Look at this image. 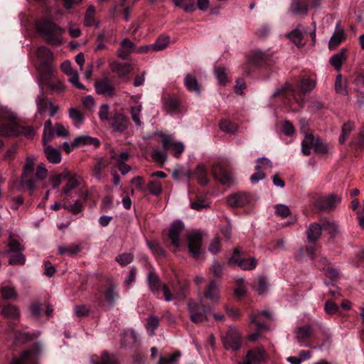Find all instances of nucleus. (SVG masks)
<instances>
[{
	"mask_svg": "<svg viewBox=\"0 0 364 364\" xmlns=\"http://www.w3.org/2000/svg\"><path fill=\"white\" fill-rule=\"evenodd\" d=\"M0 136H13L20 134L28 138L35 135L31 127H19L16 122L15 115L7 109H0Z\"/></svg>",
	"mask_w": 364,
	"mask_h": 364,
	"instance_id": "nucleus-1",
	"label": "nucleus"
},
{
	"mask_svg": "<svg viewBox=\"0 0 364 364\" xmlns=\"http://www.w3.org/2000/svg\"><path fill=\"white\" fill-rule=\"evenodd\" d=\"M36 28L48 43L53 46H59L63 43L61 36L64 29L55 24L52 20L44 19L38 21Z\"/></svg>",
	"mask_w": 364,
	"mask_h": 364,
	"instance_id": "nucleus-2",
	"label": "nucleus"
},
{
	"mask_svg": "<svg viewBox=\"0 0 364 364\" xmlns=\"http://www.w3.org/2000/svg\"><path fill=\"white\" fill-rule=\"evenodd\" d=\"M41 353V344L35 343L31 348L22 352L19 358L14 359L11 364H38Z\"/></svg>",
	"mask_w": 364,
	"mask_h": 364,
	"instance_id": "nucleus-3",
	"label": "nucleus"
},
{
	"mask_svg": "<svg viewBox=\"0 0 364 364\" xmlns=\"http://www.w3.org/2000/svg\"><path fill=\"white\" fill-rule=\"evenodd\" d=\"M188 309L190 314V318L192 322L198 323L203 320L208 321V309L196 304L192 300L188 302Z\"/></svg>",
	"mask_w": 364,
	"mask_h": 364,
	"instance_id": "nucleus-4",
	"label": "nucleus"
},
{
	"mask_svg": "<svg viewBox=\"0 0 364 364\" xmlns=\"http://www.w3.org/2000/svg\"><path fill=\"white\" fill-rule=\"evenodd\" d=\"M35 159L33 156H28L23 168L21 182L31 192H33L36 188L35 180L28 178L33 173Z\"/></svg>",
	"mask_w": 364,
	"mask_h": 364,
	"instance_id": "nucleus-5",
	"label": "nucleus"
},
{
	"mask_svg": "<svg viewBox=\"0 0 364 364\" xmlns=\"http://www.w3.org/2000/svg\"><path fill=\"white\" fill-rule=\"evenodd\" d=\"M211 173L214 178L223 185L230 186L233 183L231 173L220 163H216L213 165Z\"/></svg>",
	"mask_w": 364,
	"mask_h": 364,
	"instance_id": "nucleus-6",
	"label": "nucleus"
},
{
	"mask_svg": "<svg viewBox=\"0 0 364 364\" xmlns=\"http://www.w3.org/2000/svg\"><path fill=\"white\" fill-rule=\"evenodd\" d=\"M224 347L228 350H238L240 345V335L236 328H231L223 338Z\"/></svg>",
	"mask_w": 364,
	"mask_h": 364,
	"instance_id": "nucleus-7",
	"label": "nucleus"
},
{
	"mask_svg": "<svg viewBox=\"0 0 364 364\" xmlns=\"http://www.w3.org/2000/svg\"><path fill=\"white\" fill-rule=\"evenodd\" d=\"M341 199V196L332 193L320 198L317 202V207L321 210L328 212L336 208Z\"/></svg>",
	"mask_w": 364,
	"mask_h": 364,
	"instance_id": "nucleus-8",
	"label": "nucleus"
},
{
	"mask_svg": "<svg viewBox=\"0 0 364 364\" xmlns=\"http://www.w3.org/2000/svg\"><path fill=\"white\" fill-rule=\"evenodd\" d=\"M267 354L262 347H257L247 352L243 364H263L266 362Z\"/></svg>",
	"mask_w": 364,
	"mask_h": 364,
	"instance_id": "nucleus-9",
	"label": "nucleus"
},
{
	"mask_svg": "<svg viewBox=\"0 0 364 364\" xmlns=\"http://www.w3.org/2000/svg\"><path fill=\"white\" fill-rule=\"evenodd\" d=\"M109 124L115 132H124L128 128L129 121L124 114L116 112L109 119Z\"/></svg>",
	"mask_w": 364,
	"mask_h": 364,
	"instance_id": "nucleus-10",
	"label": "nucleus"
},
{
	"mask_svg": "<svg viewBox=\"0 0 364 364\" xmlns=\"http://www.w3.org/2000/svg\"><path fill=\"white\" fill-rule=\"evenodd\" d=\"M183 229L184 224L180 220L174 221L171 225L168 236L171 240V245L176 247H178L181 245L180 237Z\"/></svg>",
	"mask_w": 364,
	"mask_h": 364,
	"instance_id": "nucleus-11",
	"label": "nucleus"
},
{
	"mask_svg": "<svg viewBox=\"0 0 364 364\" xmlns=\"http://www.w3.org/2000/svg\"><path fill=\"white\" fill-rule=\"evenodd\" d=\"M189 252L194 258H197L201 253L202 237L198 232L191 233L187 237Z\"/></svg>",
	"mask_w": 364,
	"mask_h": 364,
	"instance_id": "nucleus-12",
	"label": "nucleus"
},
{
	"mask_svg": "<svg viewBox=\"0 0 364 364\" xmlns=\"http://www.w3.org/2000/svg\"><path fill=\"white\" fill-rule=\"evenodd\" d=\"M95 88L99 95L111 96L114 94V87L110 80L107 77L97 80L95 82Z\"/></svg>",
	"mask_w": 364,
	"mask_h": 364,
	"instance_id": "nucleus-13",
	"label": "nucleus"
},
{
	"mask_svg": "<svg viewBox=\"0 0 364 364\" xmlns=\"http://www.w3.org/2000/svg\"><path fill=\"white\" fill-rule=\"evenodd\" d=\"M205 296L212 303L217 304L220 301L219 285L215 281H210L205 291Z\"/></svg>",
	"mask_w": 364,
	"mask_h": 364,
	"instance_id": "nucleus-14",
	"label": "nucleus"
},
{
	"mask_svg": "<svg viewBox=\"0 0 364 364\" xmlns=\"http://www.w3.org/2000/svg\"><path fill=\"white\" fill-rule=\"evenodd\" d=\"M323 225L320 221L319 223H314L309 225L306 230V235L309 242H316L322 233Z\"/></svg>",
	"mask_w": 364,
	"mask_h": 364,
	"instance_id": "nucleus-15",
	"label": "nucleus"
},
{
	"mask_svg": "<svg viewBox=\"0 0 364 364\" xmlns=\"http://www.w3.org/2000/svg\"><path fill=\"white\" fill-rule=\"evenodd\" d=\"M134 48V43L128 38H124L119 44V47L116 52L118 58L126 60L129 58Z\"/></svg>",
	"mask_w": 364,
	"mask_h": 364,
	"instance_id": "nucleus-16",
	"label": "nucleus"
},
{
	"mask_svg": "<svg viewBox=\"0 0 364 364\" xmlns=\"http://www.w3.org/2000/svg\"><path fill=\"white\" fill-rule=\"evenodd\" d=\"M227 201L232 207H242L249 203V197L245 193H237L230 195Z\"/></svg>",
	"mask_w": 364,
	"mask_h": 364,
	"instance_id": "nucleus-17",
	"label": "nucleus"
},
{
	"mask_svg": "<svg viewBox=\"0 0 364 364\" xmlns=\"http://www.w3.org/2000/svg\"><path fill=\"white\" fill-rule=\"evenodd\" d=\"M313 334V328L309 325L299 326L296 329V338L297 341L304 346L305 341Z\"/></svg>",
	"mask_w": 364,
	"mask_h": 364,
	"instance_id": "nucleus-18",
	"label": "nucleus"
},
{
	"mask_svg": "<svg viewBox=\"0 0 364 364\" xmlns=\"http://www.w3.org/2000/svg\"><path fill=\"white\" fill-rule=\"evenodd\" d=\"M112 72L118 75L119 77L127 75L132 70V66L128 63L112 62L110 64Z\"/></svg>",
	"mask_w": 364,
	"mask_h": 364,
	"instance_id": "nucleus-19",
	"label": "nucleus"
},
{
	"mask_svg": "<svg viewBox=\"0 0 364 364\" xmlns=\"http://www.w3.org/2000/svg\"><path fill=\"white\" fill-rule=\"evenodd\" d=\"M345 38L343 28L340 26L338 23L336 26L334 33L328 42L329 48H335L337 47Z\"/></svg>",
	"mask_w": 364,
	"mask_h": 364,
	"instance_id": "nucleus-20",
	"label": "nucleus"
},
{
	"mask_svg": "<svg viewBox=\"0 0 364 364\" xmlns=\"http://www.w3.org/2000/svg\"><path fill=\"white\" fill-rule=\"evenodd\" d=\"M309 5L301 0H291L290 9L293 14L306 16Z\"/></svg>",
	"mask_w": 364,
	"mask_h": 364,
	"instance_id": "nucleus-21",
	"label": "nucleus"
},
{
	"mask_svg": "<svg viewBox=\"0 0 364 364\" xmlns=\"http://www.w3.org/2000/svg\"><path fill=\"white\" fill-rule=\"evenodd\" d=\"M323 229L327 232L331 237L334 238L339 233V228L338 224L334 221H329L326 218L321 219Z\"/></svg>",
	"mask_w": 364,
	"mask_h": 364,
	"instance_id": "nucleus-22",
	"label": "nucleus"
},
{
	"mask_svg": "<svg viewBox=\"0 0 364 364\" xmlns=\"http://www.w3.org/2000/svg\"><path fill=\"white\" fill-rule=\"evenodd\" d=\"M269 59V55L260 50H254L251 53L250 60L256 65H261L266 63Z\"/></svg>",
	"mask_w": 364,
	"mask_h": 364,
	"instance_id": "nucleus-23",
	"label": "nucleus"
},
{
	"mask_svg": "<svg viewBox=\"0 0 364 364\" xmlns=\"http://www.w3.org/2000/svg\"><path fill=\"white\" fill-rule=\"evenodd\" d=\"M108 166V162L102 158L97 159L93 166L92 175L97 180L102 178V170Z\"/></svg>",
	"mask_w": 364,
	"mask_h": 364,
	"instance_id": "nucleus-24",
	"label": "nucleus"
},
{
	"mask_svg": "<svg viewBox=\"0 0 364 364\" xmlns=\"http://www.w3.org/2000/svg\"><path fill=\"white\" fill-rule=\"evenodd\" d=\"M316 138L311 134H306L304 139L301 142V151L306 155L309 156L311 154V149L314 147Z\"/></svg>",
	"mask_w": 364,
	"mask_h": 364,
	"instance_id": "nucleus-25",
	"label": "nucleus"
},
{
	"mask_svg": "<svg viewBox=\"0 0 364 364\" xmlns=\"http://www.w3.org/2000/svg\"><path fill=\"white\" fill-rule=\"evenodd\" d=\"M37 111L41 114H44L48 109L49 102L43 90H41L36 97Z\"/></svg>",
	"mask_w": 364,
	"mask_h": 364,
	"instance_id": "nucleus-26",
	"label": "nucleus"
},
{
	"mask_svg": "<svg viewBox=\"0 0 364 364\" xmlns=\"http://www.w3.org/2000/svg\"><path fill=\"white\" fill-rule=\"evenodd\" d=\"M316 85V79L315 77H303L301 80L300 88L303 93L311 92Z\"/></svg>",
	"mask_w": 364,
	"mask_h": 364,
	"instance_id": "nucleus-27",
	"label": "nucleus"
},
{
	"mask_svg": "<svg viewBox=\"0 0 364 364\" xmlns=\"http://www.w3.org/2000/svg\"><path fill=\"white\" fill-rule=\"evenodd\" d=\"M193 176L200 185H206L209 181L207 176V171L203 165L197 166L196 170L193 173Z\"/></svg>",
	"mask_w": 364,
	"mask_h": 364,
	"instance_id": "nucleus-28",
	"label": "nucleus"
},
{
	"mask_svg": "<svg viewBox=\"0 0 364 364\" xmlns=\"http://www.w3.org/2000/svg\"><path fill=\"white\" fill-rule=\"evenodd\" d=\"M147 282L150 290L153 292H159L160 288L163 285L157 274L154 272H150L149 273Z\"/></svg>",
	"mask_w": 364,
	"mask_h": 364,
	"instance_id": "nucleus-29",
	"label": "nucleus"
},
{
	"mask_svg": "<svg viewBox=\"0 0 364 364\" xmlns=\"http://www.w3.org/2000/svg\"><path fill=\"white\" fill-rule=\"evenodd\" d=\"M19 310L17 306L13 304H7L3 306L1 314L4 317L9 319H16L19 317Z\"/></svg>",
	"mask_w": 364,
	"mask_h": 364,
	"instance_id": "nucleus-30",
	"label": "nucleus"
},
{
	"mask_svg": "<svg viewBox=\"0 0 364 364\" xmlns=\"http://www.w3.org/2000/svg\"><path fill=\"white\" fill-rule=\"evenodd\" d=\"M104 296L107 303L112 306L114 304L115 299L119 296L116 285L110 284L105 291Z\"/></svg>",
	"mask_w": 364,
	"mask_h": 364,
	"instance_id": "nucleus-31",
	"label": "nucleus"
},
{
	"mask_svg": "<svg viewBox=\"0 0 364 364\" xmlns=\"http://www.w3.org/2000/svg\"><path fill=\"white\" fill-rule=\"evenodd\" d=\"M36 55L38 58L44 64L50 63L53 58V53L44 46L39 47L36 50Z\"/></svg>",
	"mask_w": 364,
	"mask_h": 364,
	"instance_id": "nucleus-32",
	"label": "nucleus"
},
{
	"mask_svg": "<svg viewBox=\"0 0 364 364\" xmlns=\"http://www.w3.org/2000/svg\"><path fill=\"white\" fill-rule=\"evenodd\" d=\"M180 107V101L174 96L169 97L164 102V109L169 113H176Z\"/></svg>",
	"mask_w": 364,
	"mask_h": 364,
	"instance_id": "nucleus-33",
	"label": "nucleus"
},
{
	"mask_svg": "<svg viewBox=\"0 0 364 364\" xmlns=\"http://www.w3.org/2000/svg\"><path fill=\"white\" fill-rule=\"evenodd\" d=\"M92 144L95 146H98L100 145V141L97 138L90 137L89 136H80L77 137L73 141V145L74 146H82V145H88Z\"/></svg>",
	"mask_w": 364,
	"mask_h": 364,
	"instance_id": "nucleus-34",
	"label": "nucleus"
},
{
	"mask_svg": "<svg viewBox=\"0 0 364 364\" xmlns=\"http://www.w3.org/2000/svg\"><path fill=\"white\" fill-rule=\"evenodd\" d=\"M184 84L188 91L194 92L197 94L200 92V86L194 76L187 74L184 79Z\"/></svg>",
	"mask_w": 364,
	"mask_h": 364,
	"instance_id": "nucleus-35",
	"label": "nucleus"
},
{
	"mask_svg": "<svg viewBox=\"0 0 364 364\" xmlns=\"http://www.w3.org/2000/svg\"><path fill=\"white\" fill-rule=\"evenodd\" d=\"M45 154L50 163L58 164L61 161V155L58 150L51 146L45 148Z\"/></svg>",
	"mask_w": 364,
	"mask_h": 364,
	"instance_id": "nucleus-36",
	"label": "nucleus"
},
{
	"mask_svg": "<svg viewBox=\"0 0 364 364\" xmlns=\"http://www.w3.org/2000/svg\"><path fill=\"white\" fill-rule=\"evenodd\" d=\"M136 342V336L134 331L128 330L124 332L121 338V345L124 347L132 346Z\"/></svg>",
	"mask_w": 364,
	"mask_h": 364,
	"instance_id": "nucleus-37",
	"label": "nucleus"
},
{
	"mask_svg": "<svg viewBox=\"0 0 364 364\" xmlns=\"http://www.w3.org/2000/svg\"><path fill=\"white\" fill-rule=\"evenodd\" d=\"M159 326V318L154 316H150L147 318V322L145 326L146 330L150 336L155 334L156 329Z\"/></svg>",
	"mask_w": 364,
	"mask_h": 364,
	"instance_id": "nucleus-38",
	"label": "nucleus"
},
{
	"mask_svg": "<svg viewBox=\"0 0 364 364\" xmlns=\"http://www.w3.org/2000/svg\"><path fill=\"white\" fill-rule=\"evenodd\" d=\"M175 5L181 7L186 13H191L196 10L195 0H173Z\"/></svg>",
	"mask_w": 364,
	"mask_h": 364,
	"instance_id": "nucleus-39",
	"label": "nucleus"
},
{
	"mask_svg": "<svg viewBox=\"0 0 364 364\" xmlns=\"http://www.w3.org/2000/svg\"><path fill=\"white\" fill-rule=\"evenodd\" d=\"M80 183V177L73 175L70 177L65 187L63 188L62 192L65 195H68L72 190L78 187Z\"/></svg>",
	"mask_w": 364,
	"mask_h": 364,
	"instance_id": "nucleus-40",
	"label": "nucleus"
},
{
	"mask_svg": "<svg viewBox=\"0 0 364 364\" xmlns=\"http://www.w3.org/2000/svg\"><path fill=\"white\" fill-rule=\"evenodd\" d=\"M141 110L142 105L140 104L130 107V114L132 119L138 127L141 125V121L140 119Z\"/></svg>",
	"mask_w": 364,
	"mask_h": 364,
	"instance_id": "nucleus-41",
	"label": "nucleus"
},
{
	"mask_svg": "<svg viewBox=\"0 0 364 364\" xmlns=\"http://www.w3.org/2000/svg\"><path fill=\"white\" fill-rule=\"evenodd\" d=\"M258 316H259V314H252L250 316L251 323L255 324V326H257V328H258L257 331L256 333L250 335L249 338H250V340L252 341H255L256 340H257L260 331L266 328L265 326H264L262 323H259L257 321Z\"/></svg>",
	"mask_w": 364,
	"mask_h": 364,
	"instance_id": "nucleus-42",
	"label": "nucleus"
},
{
	"mask_svg": "<svg viewBox=\"0 0 364 364\" xmlns=\"http://www.w3.org/2000/svg\"><path fill=\"white\" fill-rule=\"evenodd\" d=\"M344 52H339L333 55L329 60L330 64L335 68L336 70H340L345 60Z\"/></svg>",
	"mask_w": 364,
	"mask_h": 364,
	"instance_id": "nucleus-43",
	"label": "nucleus"
},
{
	"mask_svg": "<svg viewBox=\"0 0 364 364\" xmlns=\"http://www.w3.org/2000/svg\"><path fill=\"white\" fill-rule=\"evenodd\" d=\"M169 43V37L165 36H161L157 38L154 43L151 44L152 50L155 51H159L165 49Z\"/></svg>",
	"mask_w": 364,
	"mask_h": 364,
	"instance_id": "nucleus-44",
	"label": "nucleus"
},
{
	"mask_svg": "<svg viewBox=\"0 0 364 364\" xmlns=\"http://www.w3.org/2000/svg\"><path fill=\"white\" fill-rule=\"evenodd\" d=\"M69 117L73 120V124L76 127H79L84 120L82 114L75 108H70L69 109Z\"/></svg>",
	"mask_w": 364,
	"mask_h": 364,
	"instance_id": "nucleus-45",
	"label": "nucleus"
},
{
	"mask_svg": "<svg viewBox=\"0 0 364 364\" xmlns=\"http://www.w3.org/2000/svg\"><path fill=\"white\" fill-rule=\"evenodd\" d=\"M289 40L293 42L297 47L304 46L302 43L303 35L299 28H296L287 35Z\"/></svg>",
	"mask_w": 364,
	"mask_h": 364,
	"instance_id": "nucleus-46",
	"label": "nucleus"
},
{
	"mask_svg": "<svg viewBox=\"0 0 364 364\" xmlns=\"http://www.w3.org/2000/svg\"><path fill=\"white\" fill-rule=\"evenodd\" d=\"M220 129L229 134H234L237 132V125L228 120H221L219 124Z\"/></svg>",
	"mask_w": 364,
	"mask_h": 364,
	"instance_id": "nucleus-47",
	"label": "nucleus"
},
{
	"mask_svg": "<svg viewBox=\"0 0 364 364\" xmlns=\"http://www.w3.org/2000/svg\"><path fill=\"white\" fill-rule=\"evenodd\" d=\"M0 291L4 299L12 300L18 297V294L15 289L10 286H6L1 288Z\"/></svg>",
	"mask_w": 364,
	"mask_h": 364,
	"instance_id": "nucleus-48",
	"label": "nucleus"
},
{
	"mask_svg": "<svg viewBox=\"0 0 364 364\" xmlns=\"http://www.w3.org/2000/svg\"><path fill=\"white\" fill-rule=\"evenodd\" d=\"M236 288L235 289V294L237 297L240 298L245 295L247 291L245 287V280L242 277L235 279Z\"/></svg>",
	"mask_w": 364,
	"mask_h": 364,
	"instance_id": "nucleus-49",
	"label": "nucleus"
},
{
	"mask_svg": "<svg viewBox=\"0 0 364 364\" xmlns=\"http://www.w3.org/2000/svg\"><path fill=\"white\" fill-rule=\"evenodd\" d=\"M257 264V261L255 257L250 259H245L238 263V267L243 270H252L254 269Z\"/></svg>",
	"mask_w": 364,
	"mask_h": 364,
	"instance_id": "nucleus-50",
	"label": "nucleus"
},
{
	"mask_svg": "<svg viewBox=\"0 0 364 364\" xmlns=\"http://www.w3.org/2000/svg\"><path fill=\"white\" fill-rule=\"evenodd\" d=\"M95 9L94 6H90L87 8L85 18H84V24L85 26H92L95 25Z\"/></svg>",
	"mask_w": 364,
	"mask_h": 364,
	"instance_id": "nucleus-51",
	"label": "nucleus"
},
{
	"mask_svg": "<svg viewBox=\"0 0 364 364\" xmlns=\"http://www.w3.org/2000/svg\"><path fill=\"white\" fill-rule=\"evenodd\" d=\"M335 90L337 93L343 95H348V90L346 84L343 82V78L341 74H338L336 76L335 81Z\"/></svg>",
	"mask_w": 364,
	"mask_h": 364,
	"instance_id": "nucleus-52",
	"label": "nucleus"
},
{
	"mask_svg": "<svg viewBox=\"0 0 364 364\" xmlns=\"http://www.w3.org/2000/svg\"><path fill=\"white\" fill-rule=\"evenodd\" d=\"M146 191H148L151 194L158 196L161 193V184L158 181H151L145 187Z\"/></svg>",
	"mask_w": 364,
	"mask_h": 364,
	"instance_id": "nucleus-53",
	"label": "nucleus"
},
{
	"mask_svg": "<svg viewBox=\"0 0 364 364\" xmlns=\"http://www.w3.org/2000/svg\"><path fill=\"white\" fill-rule=\"evenodd\" d=\"M147 246L151 250V251L155 255L156 257H161L164 256L165 251L156 241H148Z\"/></svg>",
	"mask_w": 364,
	"mask_h": 364,
	"instance_id": "nucleus-54",
	"label": "nucleus"
},
{
	"mask_svg": "<svg viewBox=\"0 0 364 364\" xmlns=\"http://www.w3.org/2000/svg\"><path fill=\"white\" fill-rule=\"evenodd\" d=\"M54 132L52 129V122L50 119L47 120L44 124V132L43 140L44 143L49 141L53 136Z\"/></svg>",
	"mask_w": 364,
	"mask_h": 364,
	"instance_id": "nucleus-55",
	"label": "nucleus"
},
{
	"mask_svg": "<svg viewBox=\"0 0 364 364\" xmlns=\"http://www.w3.org/2000/svg\"><path fill=\"white\" fill-rule=\"evenodd\" d=\"M25 262L26 259L23 252L13 253L9 259V264L10 265H23Z\"/></svg>",
	"mask_w": 364,
	"mask_h": 364,
	"instance_id": "nucleus-56",
	"label": "nucleus"
},
{
	"mask_svg": "<svg viewBox=\"0 0 364 364\" xmlns=\"http://www.w3.org/2000/svg\"><path fill=\"white\" fill-rule=\"evenodd\" d=\"M81 250L79 245H72L68 247H59L58 252L61 255L68 254L70 256H73L78 253Z\"/></svg>",
	"mask_w": 364,
	"mask_h": 364,
	"instance_id": "nucleus-57",
	"label": "nucleus"
},
{
	"mask_svg": "<svg viewBox=\"0 0 364 364\" xmlns=\"http://www.w3.org/2000/svg\"><path fill=\"white\" fill-rule=\"evenodd\" d=\"M274 212L277 216L283 218L288 217L291 214L289 208L284 204H277L274 207Z\"/></svg>",
	"mask_w": 364,
	"mask_h": 364,
	"instance_id": "nucleus-58",
	"label": "nucleus"
},
{
	"mask_svg": "<svg viewBox=\"0 0 364 364\" xmlns=\"http://www.w3.org/2000/svg\"><path fill=\"white\" fill-rule=\"evenodd\" d=\"M161 143L164 149L166 151H170L171 148L173 147V144H176V142L173 140V138L171 135L161 134Z\"/></svg>",
	"mask_w": 364,
	"mask_h": 364,
	"instance_id": "nucleus-59",
	"label": "nucleus"
},
{
	"mask_svg": "<svg viewBox=\"0 0 364 364\" xmlns=\"http://www.w3.org/2000/svg\"><path fill=\"white\" fill-rule=\"evenodd\" d=\"M208 206V202L204 198H197L195 200H191L192 209L200 211Z\"/></svg>",
	"mask_w": 364,
	"mask_h": 364,
	"instance_id": "nucleus-60",
	"label": "nucleus"
},
{
	"mask_svg": "<svg viewBox=\"0 0 364 364\" xmlns=\"http://www.w3.org/2000/svg\"><path fill=\"white\" fill-rule=\"evenodd\" d=\"M8 252L11 253L23 252L24 247L16 240H11L8 244Z\"/></svg>",
	"mask_w": 364,
	"mask_h": 364,
	"instance_id": "nucleus-61",
	"label": "nucleus"
},
{
	"mask_svg": "<svg viewBox=\"0 0 364 364\" xmlns=\"http://www.w3.org/2000/svg\"><path fill=\"white\" fill-rule=\"evenodd\" d=\"M168 151H166L164 149V151H159L158 149H154L152 152V158L153 159L159 164H164L167 159L166 152Z\"/></svg>",
	"mask_w": 364,
	"mask_h": 364,
	"instance_id": "nucleus-62",
	"label": "nucleus"
},
{
	"mask_svg": "<svg viewBox=\"0 0 364 364\" xmlns=\"http://www.w3.org/2000/svg\"><path fill=\"white\" fill-rule=\"evenodd\" d=\"M94 364H119L114 357L109 355L107 352L102 354L101 359L99 362H94Z\"/></svg>",
	"mask_w": 364,
	"mask_h": 364,
	"instance_id": "nucleus-63",
	"label": "nucleus"
},
{
	"mask_svg": "<svg viewBox=\"0 0 364 364\" xmlns=\"http://www.w3.org/2000/svg\"><path fill=\"white\" fill-rule=\"evenodd\" d=\"M180 356L179 352H175L168 357H161L158 364H173Z\"/></svg>",
	"mask_w": 364,
	"mask_h": 364,
	"instance_id": "nucleus-64",
	"label": "nucleus"
}]
</instances>
